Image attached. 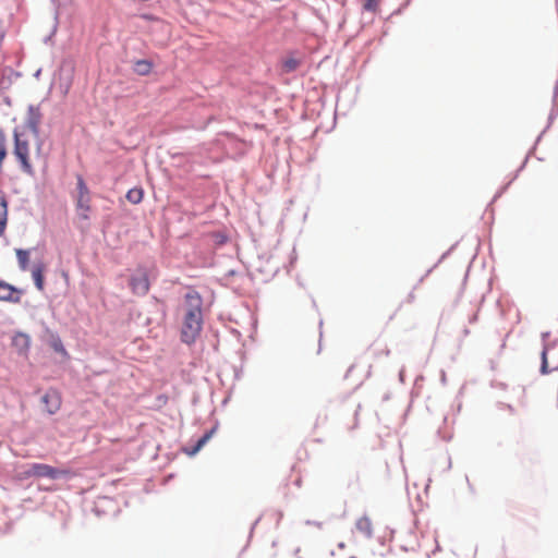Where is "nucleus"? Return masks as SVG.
Wrapping results in <instances>:
<instances>
[{"instance_id": "nucleus-1", "label": "nucleus", "mask_w": 558, "mask_h": 558, "mask_svg": "<svg viewBox=\"0 0 558 558\" xmlns=\"http://www.w3.org/2000/svg\"><path fill=\"white\" fill-rule=\"evenodd\" d=\"M203 324V299L198 292L191 290L184 295L181 340L186 344L194 343Z\"/></svg>"}, {"instance_id": "nucleus-2", "label": "nucleus", "mask_w": 558, "mask_h": 558, "mask_svg": "<svg viewBox=\"0 0 558 558\" xmlns=\"http://www.w3.org/2000/svg\"><path fill=\"white\" fill-rule=\"evenodd\" d=\"M29 135L24 129L14 130V155L19 159L22 169L31 173L32 163L29 160Z\"/></svg>"}, {"instance_id": "nucleus-3", "label": "nucleus", "mask_w": 558, "mask_h": 558, "mask_svg": "<svg viewBox=\"0 0 558 558\" xmlns=\"http://www.w3.org/2000/svg\"><path fill=\"white\" fill-rule=\"evenodd\" d=\"M77 195L75 197V210L77 216L83 220H88L92 211V198L89 190L82 175L77 177L76 182Z\"/></svg>"}, {"instance_id": "nucleus-4", "label": "nucleus", "mask_w": 558, "mask_h": 558, "mask_svg": "<svg viewBox=\"0 0 558 558\" xmlns=\"http://www.w3.org/2000/svg\"><path fill=\"white\" fill-rule=\"evenodd\" d=\"M70 472L68 470H60L44 463H33L28 466L27 471H25V475L31 477H47L51 480H56L60 476H66Z\"/></svg>"}, {"instance_id": "nucleus-5", "label": "nucleus", "mask_w": 558, "mask_h": 558, "mask_svg": "<svg viewBox=\"0 0 558 558\" xmlns=\"http://www.w3.org/2000/svg\"><path fill=\"white\" fill-rule=\"evenodd\" d=\"M31 250H16V257L20 267L23 270L29 269L32 272L33 279H43L44 276V266L40 262L34 263L33 267H29V260H31Z\"/></svg>"}, {"instance_id": "nucleus-6", "label": "nucleus", "mask_w": 558, "mask_h": 558, "mask_svg": "<svg viewBox=\"0 0 558 558\" xmlns=\"http://www.w3.org/2000/svg\"><path fill=\"white\" fill-rule=\"evenodd\" d=\"M558 372V347L546 345L542 351L541 373Z\"/></svg>"}, {"instance_id": "nucleus-7", "label": "nucleus", "mask_w": 558, "mask_h": 558, "mask_svg": "<svg viewBox=\"0 0 558 558\" xmlns=\"http://www.w3.org/2000/svg\"><path fill=\"white\" fill-rule=\"evenodd\" d=\"M45 409L49 414L57 413L62 404L61 393L56 389H49L41 398Z\"/></svg>"}, {"instance_id": "nucleus-8", "label": "nucleus", "mask_w": 558, "mask_h": 558, "mask_svg": "<svg viewBox=\"0 0 558 558\" xmlns=\"http://www.w3.org/2000/svg\"><path fill=\"white\" fill-rule=\"evenodd\" d=\"M23 290L16 289L7 281H0V300L8 302H20Z\"/></svg>"}, {"instance_id": "nucleus-9", "label": "nucleus", "mask_w": 558, "mask_h": 558, "mask_svg": "<svg viewBox=\"0 0 558 558\" xmlns=\"http://www.w3.org/2000/svg\"><path fill=\"white\" fill-rule=\"evenodd\" d=\"M355 529L357 530V532H360L365 537L369 538L373 536V532H374L373 522H372L371 518H368L367 515H363L356 520Z\"/></svg>"}, {"instance_id": "nucleus-10", "label": "nucleus", "mask_w": 558, "mask_h": 558, "mask_svg": "<svg viewBox=\"0 0 558 558\" xmlns=\"http://www.w3.org/2000/svg\"><path fill=\"white\" fill-rule=\"evenodd\" d=\"M8 222V203L0 196V236L4 234Z\"/></svg>"}, {"instance_id": "nucleus-11", "label": "nucleus", "mask_w": 558, "mask_h": 558, "mask_svg": "<svg viewBox=\"0 0 558 558\" xmlns=\"http://www.w3.org/2000/svg\"><path fill=\"white\" fill-rule=\"evenodd\" d=\"M214 433V429H211L210 432L204 434L196 442V445L189 449V448H185L184 449V452L187 454V456H194L205 445L206 442L210 439L211 435Z\"/></svg>"}, {"instance_id": "nucleus-12", "label": "nucleus", "mask_w": 558, "mask_h": 558, "mask_svg": "<svg viewBox=\"0 0 558 558\" xmlns=\"http://www.w3.org/2000/svg\"><path fill=\"white\" fill-rule=\"evenodd\" d=\"M144 192L141 187H134L128 191L126 199L132 204H140L143 199Z\"/></svg>"}, {"instance_id": "nucleus-13", "label": "nucleus", "mask_w": 558, "mask_h": 558, "mask_svg": "<svg viewBox=\"0 0 558 558\" xmlns=\"http://www.w3.org/2000/svg\"><path fill=\"white\" fill-rule=\"evenodd\" d=\"M301 64V61L294 57H289L283 60L282 62V69L284 72H293L295 71Z\"/></svg>"}, {"instance_id": "nucleus-14", "label": "nucleus", "mask_w": 558, "mask_h": 558, "mask_svg": "<svg viewBox=\"0 0 558 558\" xmlns=\"http://www.w3.org/2000/svg\"><path fill=\"white\" fill-rule=\"evenodd\" d=\"M131 289L135 293L145 294L149 290V281H131Z\"/></svg>"}, {"instance_id": "nucleus-15", "label": "nucleus", "mask_w": 558, "mask_h": 558, "mask_svg": "<svg viewBox=\"0 0 558 558\" xmlns=\"http://www.w3.org/2000/svg\"><path fill=\"white\" fill-rule=\"evenodd\" d=\"M51 347H52V349H53L56 352H58V353H60V354H62V355H64V356H68V352H66V350H65V348H64V345H63V343H62L61 339H59V338L54 339V340L51 342Z\"/></svg>"}, {"instance_id": "nucleus-16", "label": "nucleus", "mask_w": 558, "mask_h": 558, "mask_svg": "<svg viewBox=\"0 0 558 558\" xmlns=\"http://www.w3.org/2000/svg\"><path fill=\"white\" fill-rule=\"evenodd\" d=\"M376 5H377L376 0H367L366 3L364 4V9L367 11H373V10H375Z\"/></svg>"}, {"instance_id": "nucleus-17", "label": "nucleus", "mask_w": 558, "mask_h": 558, "mask_svg": "<svg viewBox=\"0 0 558 558\" xmlns=\"http://www.w3.org/2000/svg\"><path fill=\"white\" fill-rule=\"evenodd\" d=\"M141 17L145 19L147 21H154V22L162 23V21L159 17L150 15V14H143Z\"/></svg>"}, {"instance_id": "nucleus-18", "label": "nucleus", "mask_w": 558, "mask_h": 558, "mask_svg": "<svg viewBox=\"0 0 558 558\" xmlns=\"http://www.w3.org/2000/svg\"><path fill=\"white\" fill-rule=\"evenodd\" d=\"M19 338H20V339H22V340L25 342V344H28V337H27V336L19 335L17 337H15V341H16Z\"/></svg>"}, {"instance_id": "nucleus-19", "label": "nucleus", "mask_w": 558, "mask_h": 558, "mask_svg": "<svg viewBox=\"0 0 558 558\" xmlns=\"http://www.w3.org/2000/svg\"><path fill=\"white\" fill-rule=\"evenodd\" d=\"M137 64H138V65H145V66H147V71H148V70H149V68H150V64H149L147 61H144V60H143V61H138V63H137Z\"/></svg>"}, {"instance_id": "nucleus-20", "label": "nucleus", "mask_w": 558, "mask_h": 558, "mask_svg": "<svg viewBox=\"0 0 558 558\" xmlns=\"http://www.w3.org/2000/svg\"><path fill=\"white\" fill-rule=\"evenodd\" d=\"M36 282V286L39 290H43L44 289V283L45 281H35Z\"/></svg>"}, {"instance_id": "nucleus-21", "label": "nucleus", "mask_w": 558, "mask_h": 558, "mask_svg": "<svg viewBox=\"0 0 558 558\" xmlns=\"http://www.w3.org/2000/svg\"><path fill=\"white\" fill-rule=\"evenodd\" d=\"M31 128H32L34 133H37V123L36 122H32L31 123Z\"/></svg>"}, {"instance_id": "nucleus-22", "label": "nucleus", "mask_w": 558, "mask_h": 558, "mask_svg": "<svg viewBox=\"0 0 558 558\" xmlns=\"http://www.w3.org/2000/svg\"><path fill=\"white\" fill-rule=\"evenodd\" d=\"M338 546H339V548L343 549L345 545L343 543H339Z\"/></svg>"}]
</instances>
